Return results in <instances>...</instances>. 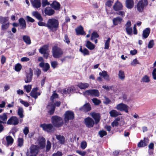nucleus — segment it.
<instances>
[{"mask_svg": "<svg viewBox=\"0 0 156 156\" xmlns=\"http://www.w3.org/2000/svg\"><path fill=\"white\" fill-rule=\"evenodd\" d=\"M33 15L39 20L37 24L40 26H44L47 27L50 31H54V30H56L59 27V22L58 20L55 18L49 19L47 21V23L42 22L43 19L41 14L37 11H34Z\"/></svg>", "mask_w": 156, "mask_h": 156, "instance_id": "f257e3e1", "label": "nucleus"}, {"mask_svg": "<svg viewBox=\"0 0 156 156\" xmlns=\"http://www.w3.org/2000/svg\"><path fill=\"white\" fill-rule=\"evenodd\" d=\"M52 55L54 58H58L62 57L63 55V51L57 45H54L52 48Z\"/></svg>", "mask_w": 156, "mask_h": 156, "instance_id": "f03ea898", "label": "nucleus"}, {"mask_svg": "<svg viewBox=\"0 0 156 156\" xmlns=\"http://www.w3.org/2000/svg\"><path fill=\"white\" fill-rule=\"evenodd\" d=\"M51 121L53 125L55 127L59 128L62 126L63 122L62 118L57 115L52 116Z\"/></svg>", "mask_w": 156, "mask_h": 156, "instance_id": "7ed1b4c3", "label": "nucleus"}, {"mask_svg": "<svg viewBox=\"0 0 156 156\" xmlns=\"http://www.w3.org/2000/svg\"><path fill=\"white\" fill-rule=\"evenodd\" d=\"M148 2L147 0H140L136 5L137 11L140 12H143L144 9L148 5Z\"/></svg>", "mask_w": 156, "mask_h": 156, "instance_id": "20e7f679", "label": "nucleus"}, {"mask_svg": "<svg viewBox=\"0 0 156 156\" xmlns=\"http://www.w3.org/2000/svg\"><path fill=\"white\" fill-rule=\"evenodd\" d=\"M64 120L65 123H68L69 120H72L74 118V112L71 111H67L64 114Z\"/></svg>", "mask_w": 156, "mask_h": 156, "instance_id": "39448f33", "label": "nucleus"}, {"mask_svg": "<svg viewBox=\"0 0 156 156\" xmlns=\"http://www.w3.org/2000/svg\"><path fill=\"white\" fill-rule=\"evenodd\" d=\"M40 126L42 128L44 131L52 133L54 131V128L53 124L51 123H43Z\"/></svg>", "mask_w": 156, "mask_h": 156, "instance_id": "423d86ee", "label": "nucleus"}, {"mask_svg": "<svg viewBox=\"0 0 156 156\" xmlns=\"http://www.w3.org/2000/svg\"><path fill=\"white\" fill-rule=\"evenodd\" d=\"M84 123L88 128L93 127L95 124L94 120L90 117H87L84 119Z\"/></svg>", "mask_w": 156, "mask_h": 156, "instance_id": "0eeeda50", "label": "nucleus"}, {"mask_svg": "<svg viewBox=\"0 0 156 156\" xmlns=\"http://www.w3.org/2000/svg\"><path fill=\"white\" fill-rule=\"evenodd\" d=\"M116 108L118 110L124 111L126 113H128V106L124 104L121 103L117 105Z\"/></svg>", "mask_w": 156, "mask_h": 156, "instance_id": "6e6552de", "label": "nucleus"}, {"mask_svg": "<svg viewBox=\"0 0 156 156\" xmlns=\"http://www.w3.org/2000/svg\"><path fill=\"white\" fill-rule=\"evenodd\" d=\"M33 76V71L32 69L30 68L29 69V73H26V77L24 79L25 82L26 83L31 82Z\"/></svg>", "mask_w": 156, "mask_h": 156, "instance_id": "1a4fd4ad", "label": "nucleus"}, {"mask_svg": "<svg viewBox=\"0 0 156 156\" xmlns=\"http://www.w3.org/2000/svg\"><path fill=\"white\" fill-rule=\"evenodd\" d=\"M19 123V120L18 118L15 116H11L8 120L7 124L8 125H16Z\"/></svg>", "mask_w": 156, "mask_h": 156, "instance_id": "9d476101", "label": "nucleus"}, {"mask_svg": "<svg viewBox=\"0 0 156 156\" xmlns=\"http://www.w3.org/2000/svg\"><path fill=\"white\" fill-rule=\"evenodd\" d=\"M131 23L130 20H128L125 25L126 32L128 35H131L133 33L132 27H131Z\"/></svg>", "mask_w": 156, "mask_h": 156, "instance_id": "9b49d317", "label": "nucleus"}, {"mask_svg": "<svg viewBox=\"0 0 156 156\" xmlns=\"http://www.w3.org/2000/svg\"><path fill=\"white\" fill-rule=\"evenodd\" d=\"M86 92L88 95L94 96L98 97L100 95V93L98 90L97 89H91L87 90Z\"/></svg>", "mask_w": 156, "mask_h": 156, "instance_id": "f8f14e48", "label": "nucleus"}, {"mask_svg": "<svg viewBox=\"0 0 156 156\" xmlns=\"http://www.w3.org/2000/svg\"><path fill=\"white\" fill-rule=\"evenodd\" d=\"M113 8L114 11H119L122 9L123 5L122 3L117 1L113 5Z\"/></svg>", "mask_w": 156, "mask_h": 156, "instance_id": "ddd939ff", "label": "nucleus"}, {"mask_svg": "<svg viewBox=\"0 0 156 156\" xmlns=\"http://www.w3.org/2000/svg\"><path fill=\"white\" fill-rule=\"evenodd\" d=\"M91 109V107L89 103L85 104L83 106L79 108V110L81 111L87 112Z\"/></svg>", "mask_w": 156, "mask_h": 156, "instance_id": "4468645a", "label": "nucleus"}, {"mask_svg": "<svg viewBox=\"0 0 156 156\" xmlns=\"http://www.w3.org/2000/svg\"><path fill=\"white\" fill-rule=\"evenodd\" d=\"M30 149V153L32 154H34L35 156L39 152V147L37 145L32 144Z\"/></svg>", "mask_w": 156, "mask_h": 156, "instance_id": "2eb2a0df", "label": "nucleus"}, {"mask_svg": "<svg viewBox=\"0 0 156 156\" xmlns=\"http://www.w3.org/2000/svg\"><path fill=\"white\" fill-rule=\"evenodd\" d=\"M149 140L148 138H144L143 141L142 140H141L138 144L137 146L139 147H145L147 145L149 142Z\"/></svg>", "mask_w": 156, "mask_h": 156, "instance_id": "dca6fc26", "label": "nucleus"}, {"mask_svg": "<svg viewBox=\"0 0 156 156\" xmlns=\"http://www.w3.org/2000/svg\"><path fill=\"white\" fill-rule=\"evenodd\" d=\"M44 12L46 15L50 16L53 15L55 13V11L53 9H52L51 7H47L44 9Z\"/></svg>", "mask_w": 156, "mask_h": 156, "instance_id": "f3484780", "label": "nucleus"}, {"mask_svg": "<svg viewBox=\"0 0 156 156\" xmlns=\"http://www.w3.org/2000/svg\"><path fill=\"white\" fill-rule=\"evenodd\" d=\"M75 30L77 35H83L86 34L85 32L84 31L83 27L81 25L78 27Z\"/></svg>", "mask_w": 156, "mask_h": 156, "instance_id": "a211bd4d", "label": "nucleus"}, {"mask_svg": "<svg viewBox=\"0 0 156 156\" xmlns=\"http://www.w3.org/2000/svg\"><path fill=\"white\" fill-rule=\"evenodd\" d=\"M92 117L94 119V123L97 124L100 122L101 119V116L99 113H94L92 114Z\"/></svg>", "mask_w": 156, "mask_h": 156, "instance_id": "6ab92c4d", "label": "nucleus"}, {"mask_svg": "<svg viewBox=\"0 0 156 156\" xmlns=\"http://www.w3.org/2000/svg\"><path fill=\"white\" fill-rule=\"evenodd\" d=\"M122 20V18L119 16L114 18L112 20L113 24L114 26H117L119 24L121 23Z\"/></svg>", "mask_w": 156, "mask_h": 156, "instance_id": "aec40b11", "label": "nucleus"}, {"mask_svg": "<svg viewBox=\"0 0 156 156\" xmlns=\"http://www.w3.org/2000/svg\"><path fill=\"white\" fill-rule=\"evenodd\" d=\"M151 31V29L149 28H147L143 30L142 36L143 38L146 39L149 36Z\"/></svg>", "mask_w": 156, "mask_h": 156, "instance_id": "412c9836", "label": "nucleus"}, {"mask_svg": "<svg viewBox=\"0 0 156 156\" xmlns=\"http://www.w3.org/2000/svg\"><path fill=\"white\" fill-rule=\"evenodd\" d=\"M134 2L133 0H126V7L128 9L132 8L134 5Z\"/></svg>", "mask_w": 156, "mask_h": 156, "instance_id": "4be33fe9", "label": "nucleus"}, {"mask_svg": "<svg viewBox=\"0 0 156 156\" xmlns=\"http://www.w3.org/2000/svg\"><path fill=\"white\" fill-rule=\"evenodd\" d=\"M38 90V89L37 87L33 88L30 94V96L35 99H37V91Z\"/></svg>", "mask_w": 156, "mask_h": 156, "instance_id": "5701e85b", "label": "nucleus"}, {"mask_svg": "<svg viewBox=\"0 0 156 156\" xmlns=\"http://www.w3.org/2000/svg\"><path fill=\"white\" fill-rule=\"evenodd\" d=\"M32 4L34 7L38 9L41 6V3L40 0H34L32 2Z\"/></svg>", "mask_w": 156, "mask_h": 156, "instance_id": "b1692460", "label": "nucleus"}, {"mask_svg": "<svg viewBox=\"0 0 156 156\" xmlns=\"http://www.w3.org/2000/svg\"><path fill=\"white\" fill-rule=\"evenodd\" d=\"M86 47L90 50H94L95 48V45L89 41H86Z\"/></svg>", "mask_w": 156, "mask_h": 156, "instance_id": "393cba45", "label": "nucleus"}, {"mask_svg": "<svg viewBox=\"0 0 156 156\" xmlns=\"http://www.w3.org/2000/svg\"><path fill=\"white\" fill-rule=\"evenodd\" d=\"M48 44L44 45L39 49V52L42 54L44 53L47 52L48 49Z\"/></svg>", "mask_w": 156, "mask_h": 156, "instance_id": "a878e982", "label": "nucleus"}, {"mask_svg": "<svg viewBox=\"0 0 156 156\" xmlns=\"http://www.w3.org/2000/svg\"><path fill=\"white\" fill-rule=\"evenodd\" d=\"M19 23L20 26L21 27V29H25L26 27V24L24 19L22 17H21L19 20Z\"/></svg>", "mask_w": 156, "mask_h": 156, "instance_id": "bb28decb", "label": "nucleus"}, {"mask_svg": "<svg viewBox=\"0 0 156 156\" xmlns=\"http://www.w3.org/2000/svg\"><path fill=\"white\" fill-rule=\"evenodd\" d=\"M99 75L100 76H102L104 79L107 81L110 80L109 76L107 72L105 71H104L102 72H100Z\"/></svg>", "mask_w": 156, "mask_h": 156, "instance_id": "cd10ccee", "label": "nucleus"}, {"mask_svg": "<svg viewBox=\"0 0 156 156\" xmlns=\"http://www.w3.org/2000/svg\"><path fill=\"white\" fill-rule=\"evenodd\" d=\"M51 6L55 10H58L60 9L61 5L58 2L54 1L51 4Z\"/></svg>", "mask_w": 156, "mask_h": 156, "instance_id": "c85d7f7f", "label": "nucleus"}, {"mask_svg": "<svg viewBox=\"0 0 156 156\" xmlns=\"http://www.w3.org/2000/svg\"><path fill=\"white\" fill-rule=\"evenodd\" d=\"M77 87L81 89H86L89 86V84L87 83H80L77 85Z\"/></svg>", "mask_w": 156, "mask_h": 156, "instance_id": "c756f323", "label": "nucleus"}, {"mask_svg": "<svg viewBox=\"0 0 156 156\" xmlns=\"http://www.w3.org/2000/svg\"><path fill=\"white\" fill-rule=\"evenodd\" d=\"M45 139L44 137H41L40 140L39 141V144L40 145V147L42 149H43L45 147Z\"/></svg>", "mask_w": 156, "mask_h": 156, "instance_id": "7c9ffc66", "label": "nucleus"}, {"mask_svg": "<svg viewBox=\"0 0 156 156\" xmlns=\"http://www.w3.org/2000/svg\"><path fill=\"white\" fill-rule=\"evenodd\" d=\"M110 115L112 117H116L119 115H121L122 114L119 112H118L116 110H112L109 112Z\"/></svg>", "mask_w": 156, "mask_h": 156, "instance_id": "2f4dec72", "label": "nucleus"}, {"mask_svg": "<svg viewBox=\"0 0 156 156\" xmlns=\"http://www.w3.org/2000/svg\"><path fill=\"white\" fill-rule=\"evenodd\" d=\"M79 51L83 53L84 56L89 55H90V52L89 50L86 48H84L83 49L82 46H80Z\"/></svg>", "mask_w": 156, "mask_h": 156, "instance_id": "473e14b6", "label": "nucleus"}, {"mask_svg": "<svg viewBox=\"0 0 156 156\" xmlns=\"http://www.w3.org/2000/svg\"><path fill=\"white\" fill-rule=\"evenodd\" d=\"M56 139L59 141L60 144H63L65 142V138L63 136L60 135H57L56 136Z\"/></svg>", "mask_w": 156, "mask_h": 156, "instance_id": "72a5a7b5", "label": "nucleus"}, {"mask_svg": "<svg viewBox=\"0 0 156 156\" xmlns=\"http://www.w3.org/2000/svg\"><path fill=\"white\" fill-rule=\"evenodd\" d=\"M6 141L8 145H12L13 143L14 140L10 136H8L6 137Z\"/></svg>", "mask_w": 156, "mask_h": 156, "instance_id": "f704fd0d", "label": "nucleus"}, {"mask_svg": "<svg viewBox=\"0 0 156 156\" xmlns=\"http://www.w3.org/2000/svg\"><path fill=\"white\" fill-rule=\"evenodd\" d=\"M23 39V41L27 44H30L31 43V41L30 37L27 35H24Z\"/></svg>", "mask_w": 156, "mask_h": 156, "instance_id": "c9c22d12", "label": "nucleus"}, {"mask_svg": "<svg viewBox=\"0 0 156 156\" xmlns=\"http://www.w3.org/2000/svg\"><path fill=\"white\" fill-rule=\"evenodd\" d=\"M99 37V35L98 33L96 31H94L91 34L90 40L93 41L94 39L98 37Z\"/></svg>", "mask_w": 156, "mask_h": 156, "instance_id": "e433bc0d", "label": "nucleus"}, {"mask_svg": "<svg viewBox=\"0 0 156 156\" xmlns=\"http://www.w3.org/2000/svg\"><path fill=\"white\" fill-rule=\"evenodd\" d=\"M119 78L122 80H123L125 78V75L123 71L120 70L119 71L118 74Z\"/></svg>", "mask_w": 156, "mask_h": 156, "instance_id": "4c0bfd02", "label": "nucleus"}, {"mask_svg": "<svg viewBox=\"0 0 156 156\" xmlns=\"http://www.w3.org/2000/svg\"><path fill=\"white\" fill-rule=\"evenodd\" d=\"M23 112V108L21 107H19L17 112V114L20 118H23L24 117Z\"/></svg>", "mask_w": 156, "mask_h": 156, "instance_id": "58836bf2", "label": "nucleus"}, {"mask_svg": "<svg viewBox=\"0 0 156 156\" xmlns=\"http://www.w3.org/2000/svg\"><path fill=\"white\" fill-rule=\"evenodd\" d=\"M111 38L108 37V39L106 41L105 44V49H108L109 47V43L111 40Z\"/></svg>", "mask_w": 156, "mask_h": 156, "instance_id": "ea45409f", "label": "nucleus"}, {"mask_svg": "<svg viewBox=\"0 0 156 156\" xmlns=\"http://www.w3.org/2000/svg\"><path fill=\"white\" fill-rule=\"evenodd\" d=\"M7 119V116L6 113H3L2 115H0V119L1 120L6 122Z\"/></svg>", "mask_w": 156, "mask_h": 156, "instance_id": "a19ab883", "label": "nucleus"}, {"mask_svg": "<svg viewBox=\"0 0 156 156\" xmlns=\"http://www.w3.org/2000/svg\"><path fill=\"white\" fill-rule=\"evenodd\" d=\"M141 80L144 83H148L150 81L149 77L147 75L144 76L142 78Z\"/></svg>", "mask_w": 156, "mask_h": 156, "instance_id": "79ce46f5", "label": "nucleus"}, {"mask_svg": "<svg viewBox=\"0 0 156 156\" xmlns=\"http://www.w3.org/2000/svg\"><path fill=\"white\" fill-rule=\"evenodd\" d=\"M22 68L21 65L18 63L16 65L15 67V70L16 72H19L21 70Z\"/></svg>", "mask_w": 156, "mask_h": 156, "instance_id": "37998d69", "label": "nucleus"}, {"mask_svg": "<svg viewBox=\"0 0 156 156\" xmlns=\"http://www.w3.org/2000/svg\"><path fill=\"white\" fill-rule=\"evenodd\" d=\"M93 102L95 105H99L101 102V101L96 98H93L92 99Z\"/></svg>", "mask_w": 156, "mask_h": 156, "instance_id": "c03bdc74", "label": "nucleus"}, {"mask_svg": "<svg viewBox=\"0 0 156 156\" xmlns=\"http://www.w3.org/2000/svg\"><path fill=\"white\" fill-rule=\"evenodd\" d=\"M8 19L7 17H2L0 16V23H5L8 21Z\"/></svg>", "mask_w": 156, "mask_h": 156, "instance_id": "a18cd8bd", "label": "nucleus"}, {"mask_svg": "<svg viewBox=\"0 0 156 156\" xmlns=\"http://www.w3.org/2000/svg\"><path fill=\"white\" fill-rule=\"evenodd\" d=\"M9 26V23L8 22L6 23H3L2 25V29L3 30H7Z\"/></svg>", "mask_w": 156, "mask_h": 156, "instance_id": "49530a36", "label": "nucleus"}, {"mask_svg": "<svg viewBox=\"0 0 156 156\" xmlns=\"http://www.w3.org/2000/svg\"><path fill=\"white\" fill-rule=\"evenodd\" d=\"M51 147V143L48 140L47 142L46 146V151H48L50 150Z\"/></svg>", "mask_w": 156, "mask_h": 156, "instance_id": "de8ad7c7", "label": "nucleus"}, {"mask_svg": "<svg viewBox=\"0 0 156 156\" xmlns=\"http://www.w3.org/2000/svg\"><path fill=\"white\" fill-rule=\"evenodd\" d=\"M87 144L86 141H83L81 143L80 147L83 149H84L87 147Z\"/></svg>", "mask_w": 156, "mask_h": 156, "instance_id": "09e8293b", "label": "nucleus"}, {"mask_svg": "<svg viewBox=\"0 0 156 156\" xmlns=\"http://www.w3.org/2000/svg\"><path fill=\"white\" fill-rule=\"evenodd\" d=\"M50 65L49 64L46 63H45L44 67L43 68V70L44 72H46L50 69Z\"/></svg>", "mask_w": 156, "mask_h": 156, "instance_id": "8fccbe9b", "label": "nucleus"}, {"mask_svg": "<svg viewBox=\"0 0 156 156\" xmlns=\"http://www.w3.org/2000/svg\"><path fill=\"white\" fill-rule=\"evenodd\" d=\"M64 41L68 44H70V41L67 34H65V35Z\"/></svg>", "mask_w": 156, "mask_h": 156, "instance_id": "3c124183", "label": "nucleus"}, {"mask_svg": "<svg viewBox=\"0 0 156 156\" xmlns=\"http://www.w3.org/2000/svg\"><path fill=\"white\" fill-rule=\"evenodd\" d=\"M42 7H44L47 5H49L50 3L48 2V0H42Z\"/></svg>", "mask_w": 156, "mask_h": 156, "instance_id": "603ef678", "label": "nucleus"}, {"mask_svg": "<svg viewBox=\"0 0 156 156\" xmlns=\"http://www.w3.org/2000/svg\"><path fill=\"white\" fill-rule=\"evenodd\" d=\"M99 134L100 137L101 138L107 135V133L105 130H101L99 132Z\"/></svg>", "mask_w": 156, "mask_h": 156, "instance_id": "864d4df0", "label": "nucleus"}, {"mask_svg": "<svg viewBox=\"0 0 156 156\" xmlns=\"http://www.w3.org/2000/svg\"><path fill=\"white\" fill-rule=\"evenodd\" d=\"M51 67L53 69H55L58 65V62L56 61H52L51 63Z\"/></svg>", "mask_w": 156, "mask_h": 156, "instance_id": "5fc2aeb1", "label": "nucleus"}, {"mask_svg": "<svg viewBox=\"0 0 156 156\" xmlns=\"http://www.w3.org/2000/svg\"><path fill=\"white\" fill-rule=\"evenodd\" d=\"M18 131V129H17L16 127L15 126L12 128L11 130V132L12 135L14 136L16 133Z\"/></svg>", "mask_w": 156, "mask_h": 156, "instance_id": "6e6d98bb", "label": "nucleus"}, {"mask_svg": "<svg viewBox=\"0 0 156 156\" xmlns=\"http://www.w3.org/2000/svg\"><path fill=\"white\" fill-rule=\"evenodd\" d=\"M51 109L48 111V112L49 113V114L51 115H52L55 112V107L54 105H51Z\"/></svg>", "mask_w": 156, "mask_h": 156, "instance_id": "4d7b16f0", "label": "nucleus"}, {"mask_svg": "<svg viewBox=\"0 0 156 156\" xmlns=\"http://www.w3.org/2000/svg\"><path fill=\"white\" fill-rule=\"evenodd\" d=\"M154 45V41L153 40H151L149 42L148 48H152Z\"/></svg>", "mask_w": 156, "mask_h": 156, "instance_id": "13d9d810", "label": "nucleus"}, {"mask_svg": "<svg viewBox=\"0 0 156 156\" xmlns=\"http://www.w3.org/2000/svg\"><path fill=\"white\" fill-rule=\"evenodd\" d=\"M20 102L26 107H28L30 105L27 102L23 101L22 99H20Z\"/></svg>", "mask_w": 156, "mask_h": 156, "instance_id": "bf43d9fd", "label": "nucleus"}, {"mask_svg": "<svg viewBox=\"0 0 156 156\" xmlns=\"http://www.w3.org/2000/svg\"><path fill=\"white\" fill-rule=\"evenodd\" d=\"M24 88L26 89V91L27 93L29 92L31 89V85H25L24 87Z\"/></svg>", "mask_w": 156, "mask_h": 156, "instance_id": "052dcab7", "label": "nucleus"}, {"mask_svg": "<svg viewBox=\"0 0 156 156\" xmlns=\"http://www.w3.org/2000/svg\"><path fill=\"white\" fill-rule=\"evenodd\" d=\"M76 152L82 156H85L86 153V152L85 151L80 150H77Z\"/></svg>", "mask_w": 156, "mask_h": 156, "instance_id": "680f3d73", "label": "nucleus"}, {"mask_svg": "<svg viewBox=\"0 0 156 156\" xmlns=\"http://www.w3.org/2000/svg\"><path fill=\"white\" fill-rule=\"evenodd\" d=\"M18 146L20 147H22L23 144V138H19L18 139Z\"/></svg>", "mask_w": 156, "mask_h": 156, "instance_id": "e2e57ef3", "label": "nucleus"}, {"mask_svg": "<svg viewBox=\"0 0 156 156\" xmlns=\"http://www.w3.org/2000/svg\"><path fill=\"white\" fill-rule=\"evenodd\" d=\"M118 12H116V14L118 15H120L122 17L125 16V12L123 11H118Z\"/></svg>", "mask_w": 156, "mask_h": 156, "instance_id": "0e129e2a", "label": "nucleus"}, {"mask_svg": "<svg viewBox=\"0 0 156 156\" xmlns=\"http://www.w3.org/2000/svg\"><path fill=\"white\" fill-rule=\"evenodd\" d=\"M58 97V95L56 93H54L51 96L50 99L51 101L54 100L55 98H57Z\"/></svg>", "mask_w": 156, "mask_h": 156, "instance_id": "69168bd1", "label": "nucleus"}, {"mask_svg": "<svg viewBox=\"0 0 156 156\" xmlns=\"http://www.w3.org/2000/svg\"><path fill=\"white\" fill-rule=\"evenodd\" d=\"M62 153L61 151H57L56 153L52 154V156H62Z\"/></svg>", "mask_w": 156, "mask_h": 156, "instance_id": "338daca9", "label": "nucleus"}, {"mask_svg": "<svg viewBox=\"0 0 156 156\" xmlns=\"http://www.w3.org/2000/svg\"><path fill=\"white\" fill-rule=\"evenodd\" d=\"M152 75L153 79L156 80V68L154 69L152 72Z\"/></svg>", "mask_w": 156, "mask_h": 156, "instance_id": "774afa93", "label": "nucleus"}]
</instances>
